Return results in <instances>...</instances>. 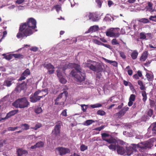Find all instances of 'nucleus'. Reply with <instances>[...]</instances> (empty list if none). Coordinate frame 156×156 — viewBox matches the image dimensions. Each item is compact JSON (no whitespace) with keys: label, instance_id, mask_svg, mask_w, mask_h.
Returning <instances> with one entry per match:
<instances>
[{"label":"nucleus","instance_id":"nucleus-1","mask_svg":"<svg viewBox=\"0 0 156 156\" xmlns=\"http://www.w3.org/2000/svg\"><path fill=\"white\" fill-rule=\"evenodd\" d=\"M36 21L33 18L28 19L27 22L21 23L20 26L17 37L23 39L32 35L36 27Z\"/></svg>","mask_w":156,"mask_h":156},{"label":"nucleus","instance_id":"nucleus-2","mask_svg":"<svg viewBox=\"0 0 156 156\" xmlns=\"http://www.w3.org/2000/svg\"><path fill=\"white\" fill-rule=\"evenodd\" d=\"M75 69H73L70 73V75L76 78L79 82H81L85 80V74L84 71L83 70L80 66L75 63H69V64Z\"/></svg>","mask_w":156,"mask_h":156},{"label":"nucleus","instance_id":"nucleus-3","mask_svg":"<svg viewBox=\"0 0 156 156\" xmlns=\"http://www.w3.org/2000/svg\"><path fill=\"white\" fill-rule=\"evenodd\" d=\"M101 136L102 139L103 140L111 144L108 146L109 149L115 151L116 147V144L117 143L116 140L112 137L111 135L106 133H101Z\"/></svg>","mask_w":156,"mask_h":156},{"label":"nucleus","instance_id":"nucleus-4","mask_svg":"<svg viewBox=\"0 0 156 156\" xmlns=\"http://www.w3.org/2000/svg\"><path fill=\"white\" fill-rule=\"evenodd\" d=\"M87 62L85 64V66L90 70L98 72L103 71L102 66L99 63L90 59L88 60Z\"/></svg>","mask_w":156,"mask_h":156},{"label":"nucleus","instance_id":"nucleus-5","mask_svg":"<svg viewBox=\"0 0 156 156\" xmlns=\"http://www.w3.org/2000/svg\"><path fill=\"white\" fill-rule=\"evenodd\" d=\"M29 105L30 103L26 98L18 99L12 103L14 107L21 108H27Z\"/></svg>","mask_w":156,"mask_h":156},{"label":"nucleus","instance_id":"nucleus-6","mask_svg":"<svg viewBox=\"0 0 156 156\" xmlns=\"http://www.w3.org/2000/svg\"><path fill=\"white\" fill-rule=\"evenodd\" d=\"M41 92L40 90H38L32 94L30 96V101L32 103H34L40 101L41 98H43L44 95H39Z\"/></svg>","mask_w":156,"mask_h":156},{"label":"nucleus","instance_id":"nucleus-7","mask_svg":"<svg viewBox=\"0 0 156 156\" xmlns=\"http://www.w3.org/2000/svg\"><path fill=\"white\" fill-rule=\"evenodd\" d=\"M62 126V121H59L56 122V125L54 126V129L52 131V134L53 135L56 136L60 135V129L61 126Z\"/></svg>","mask_w":156,"mask_h":156},{"label":"nucleus","instance_id":"nucleus-8","mask_svg":"<svg viewBox=\"0 0 156 156\" xmlns=\"http://www.w3.org/2000/svg\"><path fill=\"white\" fill-rule=\"evenodd\" d=\"M68 92L66 90L64 91L63 92L60 93L56 99L55 100V104L56 105H61V104L58 102L60 100H62V102L64 103V101H65L67 97L68 96Z\"/></svg>","mask_w":156,"mask_h":156},{"label":"nucleus","instance_id":"nucleus-9","mask_svg":"<svg viewBox=\"0 0 156 156\" xmlns=\"http://www.w3.org/2000/svg\"><path fill=\"white\" fill-rule=\"evenodd\" d=\"M136 149L137 144H131V146L126 147L125 154L127 155H130L133 152L136 151Z\"/></svg>","mask_w":156,"mask_h":156},{"label":"nucleus","instance_id":"nucleus-10","mask_svg":"<svg viewBox=\"0 0 156 156\" xmlns=\"http://www.w3.org/2000/svg\"><path fill=\"white\" fill-rule=\"evenodd\" d=\"M151 142L147 141L138 144L137 145V148H140L141 149L150 148L151 147Z\"/></svg>","mask_w":156,"mask_h":156},{"label":"nucleus","instance_id":"nucleus-11","mask_svg":"<svg viewBox=\"0 0 156 156\" xmlns=\"http://www.w3.org/2000/svg\"><path fill=\"white\" fill-rule=\"evenodd\" d=\"M56 150L58 151L60 155L61 156L70 153V150L67 148L58 147L56 148Z\"/></svg>","mask_w":156,"mask_h":156},{"label":"nucleus","instance_id":"nucleus-12","mask_svg":"<svg viewBox=\"0 0 156 156\" xmlns=\"http://www.w3.org/2000/svg\"><path fill=\"white\" fill-rule=\"evenodd\" d=\"M129 109V108L128 107H124L120 110L118 112L116 113L115 115V116H117L118 118H120L121 117L124 115Z\"/></svg>","mask_w":156,"mask_h":156},{"label":"nucleus","instance_id":"nucleus-13","mask_svg":"<svg viewBox=\"0 0 156 156\" xmlns=\"http://www.w3.org/2000/svg\"><path fill=\"white\" fill-rule=\"evenodd\" d=\"M113 29L112 28H111L108 31L106 32V35L110 37H114L115 38L119 37V34H118L114 33H113Z\"/></svg>","mask_w":156,"mask_h":156},{"label":"nucleus","instance_id":"nucleus-14","mask_svg":"<svg viewBox=\"0 0 156 156\" xmlns=\"http://www.w3.org/2000/svg\"><path fill=\"white\" fill-rule=\"evenodd\" d=\"M27 87V83L24 81L22 83L19 84L17 87L15 88V90L19 91V88L20 90H24L26 89Z\"/></svg>","mask_w":156,"mask_h":156},{"label":"nucleus","instance_id":"nucleus-15","mask_svg":"<svg viewBox=\"0 0 156 156\" xmlns=\"http://www.w3.org/2000/svg\"><path fill=\"white\" fill-rule=\"evenodd\" d=\"M99 29V27L98 25H94L91 26L88 30L86 32V33H88L90 32H95Z\"/></svg>","mask_w":156,"mask_h":156},{"label":"nucleus","instance_id":"nucleus-16","mask_svg":"<svg viewBox=\"0 0 156 156\" xmlns=\"http://www.w3.org/2000/svg\"><path fill=\"white\" fill-rule=\"evenodd\" d=\"M18 112V110H15L11 111L8 113L5 119H7L10 118L12 116H13Z\"/></svg>","mask_w":156,"mask_h":156},{"label":"nucleus","instance_id":"nucleus-17","mask_svg":"<svg viewBox=\"0 0 156 156\" xmlns=\"http://www.w3.org/2000/svg\"><path fill=\"white\" fill-rule=\"evenodd\" d=\"M117 151L118 154L123 155L125 154V151L124 149L122 147L119 146H116Z\"/></svg>","mask_w":156,"mask_h":156},{"label":"nucleus","instance_id":"nucleus-18","mask_svg":"<svg viewBox=\"0 0 156 156\" xmlns=\"http://www.w3.org/2000/svg\"><path fill=\"white\" fill-rule=\"evenodd\" d=\"M148 52L147 51H144L142 54L140 58V60L141 61H145L147 58Z\"/></svg>","mask_w":156,"mask_h":156},{"label":"nucleus","instance_id":"nucleus-19","mask_svg":"<svg viewBox=\"0 0 156 156\" xmlns=\"http://www.w3.org/2000/svg\"><path fill=\"white\" fill-rule=\"evenodd\" d=\"M103 59L105 62L110 63V64L116 67L117 66L118 63L116 62L115 61H111L105 58H103Z\"/></svg>","mask_w":156,"mask_h":156},{"label":"nucleus","instance_id":"nucleus-20","mask_svg":"<svg viewBox=\"0 0 156 156\" xmlns=\"http://www.w3.org/2000/svg\"><path fill=\"white\" fill-rule=\"evenodd\" d=\"M12 80L11 79H7L4 81L3 84V85L9 87L12 84Z\"/></svg>","mask_w":156,"mask_h":156},{"label":"nucleus","instance_id":"nucleus-21","mask_svg":"<svg viewBox=\"0 0 156 156\" xmlns=\"http://www.w3.org/2000/svg\"><path fill=\"white\" fill-rule=\"evenodd\" d=\"M56 72L57 76L58 78H61V77H62L63 76V75L65 74V72L63 71L62 70L59 68L57 70Z\"/></svg>","mask_w":156,"mask_h":156},{"label":"nucleus","instance_id":"nucleus-22","mask_svg":"<svg viewBox=\"0 0 156 156\" xmlns=\"http://www.w3.org/2000/svg\"><path fill=\"white\" fill-rule=\"evenodd\" d=\"M147 4L148 5L146 6L145 7L147 10L153 12V4L150 2H148Z\"/></svg>","mask_w":156,"mask_h":156},{"label":"nucleus","instance_id":"nucleus-23","mask_svg":"<svg viewBox=\"0 0 156 156\" xmlns=\"http://www.w3.org/2000/svg\"><path fill=\"white\" fill-rule=\"evenodd\" d=\"M138 53L136 50H134L131 53V56L132 59L133 60L136 59L138 56Z\"/></svg>","mask_w":156,"mask_h":156},{"label":"nucleus","instance_id":"nucleus-24","mask_svg":"<svg viewBox=\"0 0 156 156\" xmlns=\"http://www.w3.org/2000/svg\"><path fill=\"white\" fill-rule=\"evenodd\" d=\"M86 16H88L89 20H92L93 21L96 20V19L94 17L93 14L91 12L87 13Z\"/></svg>","mask_w":156,"mask_h":156},{"label":"nucleus","instance_id":"nucleus-25","mask_svg":"<svg viewBox=\"0 0 156 156\" xmlns=\"http://www.w3.org/2000/svg\"><path fill=\"white\" fill-rule=\"evenodd\" d=\"M40 91L41 92L40 93L39 95L40 96H42L44 95L43 98L44 97L48 94V90L47 89H45L44 90L43 89L41 90H40Z\"/></svg>","mask_w":156,"mask_h":156},{"label":"nucleus","instance_id":"nucleus-26","mask_svg":"<svg viewBox=\"0 0 156 156\" xmlns=\"http://www.w3.org/2000/svg\"><path fill=\"white\" fill-rule=\"evenodd\" d=\"M44 67L46 68L47 69H54L55 68L54 67L51 63L44 64Z\"/></svg>","mask_w":156,"mask_h":156},{"label":"nucleus","instance_id":"nucleus-27","mask_svg":"<svg viewBox=\"0 0 156 156\" xmlns=\"http://www.w3.org/2000/svg\"><path fill=\"white\" fill-rule=\"evenodd\" d=\"M13 56L15 58L20 59H23L24 58V56L20 54H13Z\"/></svg>","mask_w":156,"mask_h":156},{"label":"nucleus","instance_id":"nucleus-28","mask_svg":"<svg viewBox=\"0 0 156 156\" xmlns=\"http://www.w3.org/2000/svg\"><path fill=\"white\" fill-rule=\"evenodd\" d=\"M137 83L140 86V89L141 90H144L145 89V87L144 85L143 82L141 81L138 80Z\"/></svg>","mask_w":156,"mask_h":156},{"label":"nucleus","instance_id":"nucleus-29","mask_svg":"<svg viewBox=\"0 0 156 156\" xmlns=\"http://www.w3.org/2000/svg\"><path fill=\"white\" fill-rule=\"evenodd\" d=\"M2 55L3 56H4V58H5L6 59L9 60L11 59H12L13 56L12 54H10L7 55H6L5 54H2Z\"/></svg>","mask_w":156,"mask_h":156},{"label":"nucleus","instance_id":"nucleus-30","mask_svg":"<svg viewBox=\"0 0 156 156\" xmlns=\"http://www.w3.org/2000/svg\"><path fill=\"white\" fill-rule=\"evenodd\" d=\"M141 94L143 97L142 100L145 103L147 98V95L145 91L144 90L141 91Z\"/></svg>","mask_w":156,"mask_h":156},{"label":"nucleus","instance_id":"nucleus-31","mask_svg":"<svg viewBox=\"0 0 156 156\" xmlns=\"http://www.w3.org/2000/svg\"><path fill=\"white\" fill-rule=\"evenodd\" d=\"M146 76L147 79V80L149 81H151L153 79V76L151 74L148 73H147Z\"/></svg>","mask_w":156,"mask_h":156},{"label":"nucleus","instance_id":"nucleus-32","mask_svg":"<svg viewBox=\"0 0 156 156\" xmlns=\"http://www.w3.org/2000/svg\"><path fill=\"white\" fill-rule=\"evenodd\" d=\"M152 131L153 133L156 134V122L152 124Z\"/></svg>","mask_w":156,"mask_h":156},{"label":"nucleus","instance_id":"nucleus-33","mask_svg":"<svg viewBox=\"0 0 156 156\" xmlns=\"http://www.w3.org/2000/svg\"><path fill=\"white\" fill-rule=\"evenodd\" d=\"M94 121L92 120H87L85 122V123H84L83 125L86 126H89L94 122Z\"/></svg>","mask_w":156,"mask_h":156},{"label":"nucleus","instance_id":"nucleus-34","mask_svg":"<svg viewBox=\"0 0 156 156\" xmlns=\"http://www.w3.org/2000/svg\"><path fill=\"white\" fill-rule=\"evenodd\" d=\"M22 74L23 75H24L26 77L28 75L30 74L29 69H26Z\"/></svg>","mask_w":156,"mask_h":156},{"label":"nucleus","instance_id":"nucleus-35","mask_svg":"<svg viewBox=\"0 0 156 156\" xmlns=\"http://www.w3.org/2000/svg\"><path fill=\"white\" fill-rule=\"evenodd\" d=\"M138 21L140 22L144 23H147L149 22V20L147 19L144 18L138 20Z\"/></svg>","mask_w":156,"mask_h":156},{"label":"nucleus","instance_id":"nucleus-36","mask_svg":"<svg viewBox=\"0 0 156 156\" xmlns=\"http://www.w3.org/2000/svg\"><path fill=\"white\" fill-rule=\"evenodd\" d=\"M102 104L100 103H97L94 105H90V107L93 108H99L101 107Z\"/></svg>","mask_w":156,"mask_h":156},{"label":"nucleus","instance_id":"nucleus-37","mask_svg":"<svg viewBox=\"0 0 156 156\" xmlns=\"http://www.w3.org/2000/svg\"><path fill=\"white\" fill-rule=\"evenodd\" d=\"M36 146H37V147L40 148V147H42L44 146V143L42 141H39L37 143H36Z\"/></svg>","mask_w":156,"mask_h":156},{"label":"nucleus","instance_id":"nucleus-38","mask_svg":"<svg viewBox=\"0 0 156 156\" xmlns=\"http://www.w3.org/2000/svg\"><path fill=\"white\" fill-rule=\"evenodd\" d=\"M106 114L105 112L102 110H99L97 112V114L98 115L103 116L105 115Z\"/></svg>","mask_w":156,"mask_h":156},{"label":"nucleus","instance_id":"nucleus-39","mask_svg":"<svg viewBox=\"0 0 156 156\" xmlns=\"http://www.w3.org/2000/svg\"><path fill=\"white\" fill-rule=\"evenodd\" d=\"M20 128L19 126L15 127H9L7 128V130L8 131H14L17 129L18 128Z\"/></svg>","mask_w":156,"mask_h":156},{"label":"nucleus","instance_id":"nucleus-40","mask_svg":"<svg viewBox=\"0 0 156 156\" xmlns=\"http://www.w3.org/2000/svg\"><path fill=\"white\" fill-rule=\"evenodd\" d=\"M42 112V110L41 107H37L35 110V112L37 114H40Z\"/></svg>","mask_w":156,"mask_h":156},{"label":"nucleus","instance_id":"nucleus-41","mask_svg":"<svg viewBox=\"0 0 156 156\" xmlns=\"http://www.w3.org/2000/svg\"><path fill=\"white\" fill-rule=\"evenodd\" d=\"M87 149V146L84 144H82L80 147V150L82 151H84Z\"/></svg>","mask_w":156,"mask_h":156},{"label":"nucleus","instance_id":"nucleus-42","mask_svg":"<svg viewBox=\"0 0 156 156\" xmlns=\"http://www.w3.org/2000/svg\"><path fill=\"white\" fill-rule=\"evenodd\" d=\"M20 128L21 127H22L23 126L24 127L25 129H24L27 130L29 129L30 128V126L27 124H22L20 125Z\"/></svg>","mask_w":156,"mask_h":156},{"label":"nucleus","instance_id":"nucleus-43","mask_svg":"<svg viewBox=\"0 0 156 156\" xmlns=\"http://www.w3.org/2000/svg\"><path fill=\"white\" fill-rule=\"evenodd\" d=\"M112 29H113V32L114 33H117L118 34H119V37L120 35V34L119 33V31H120V29L119 28H113Z\"/></svg>","mask_w":156,"mask_h":156},{"label":"nucleus","instance_id":"nucleus-44","mask_svg":"<svg viewBox=\"0 0 156 156\" xmlns=\"http://www.w3.org/2000/svg\"><path fill=\"white\" fill-rule=\"evenodd\" d=\"M56 11L57 12H58L61 9V5H57L54 6Z\"/></svg>","mask_w":156,"mask_h":156},{"label":"nucleus","instance_id":"nucleus-45","mask_svg":"<svg viewBox=\"0 0 156 156\" xmlns=\"http://www.w3.org/2000/svg\"><path fill=\"white\" fill-rule=\"evenodd\" d=\"M59 78V81L62 83L65 84L66 83L67 81L66 79L63 77V76L62 77H61V78Z\"/></svg>","mask_w":156,"mask_h":156},{"label":"nucleus","instance_id":"nucleus-46","mask_svg":"<svg viewBox=\"0 0 156 156\" xmlns=\"http://www.w3.org/2000/svg\"><path fill=\"white\" fill-rule=\"evenodd\" d=\"M111 43L113 45L119 44V43L118 42V41L115 38L113 39H112V40Z\"/></svg>","mask_w":156,"mask_h":156},{"label":"nucleus","instance_id":"nucleus-47","mask_svg":"<svg viewBox=\"0 0 156 156\" xmlns=\"http://www.w3.org/2000/svg\"><path fill=\"white\" fill-rule=\"evenodd\" d=\"M68 67V65L66 64H65L61 68H59L61 69L63 71L65 72V70L67 69Z\"/></svg>","mask_w":156,"mask_h":156},{"label":"nucleus","instance_id":"nucleus-48","mask_svg":"<svg viewBox=\"0 0 156 156\" xmlns=\"http://www.w3.org/2000/svg\"><path fill=\"white\" fill-rule=\"evenodd\" d=\"M96 2L98 4V6L99 8H101V6L102 2L100 0H96Z\"/></svg>","mask_w":156,"mask_h":156},{"label":"nucleus","instance_id":"nucleus-49","mask_svg":"<svg viewBox=\"0 0 156 156\" xmlns=\"http://www.w3.org/2000/svg\"><path fill=\"white\" fill-rule=\"evenodd\" d=\"M146 36L145 35L143 32L140 33V39H145Z\"/></svg>","mask_w":156,"mask_h":156},{"label":"nucleus","instance_id":"nucleus-50","mask_svg":"<svg viewBox=\"0 0 156 156\" xmlns=\"http://www.w3.org/2000/svg\"><path fill=\"white\" fill-rule=\"evenodd\" d=\"M119 54L120 56L123 59H125L126 56L123 52L122 51H119Z\"/></svg>","mask_w":156,"mask_h":156},{"label":"nucleus","instance_id":"nucleus-51","mask_svg":"<svg viewBox=\"0 0 156 156\" xmlns=\"http://www.w3.org/2000/svg\"><path fill=\"white\" fill-rule=\"evenodd\" d=\"M149 19L150 20L156 22V15L155 16H150L149 18Z\"/></svg>","mask_w":156,"mask_h":156},{"label":"nucleus","instance_id":"nucleus-52","mask_svg":"<svg viewBox=\"0 0 156 156\" xmlns=\"http://www.w3.org/2000/svg\"><path fill=\"white\" fill-rule=\"evenodd\" d=\"M135 98L136 96L134 94H131L129 98V100L134 101L135 100Z\"/></svg>","mask_w":156,"mask_h":156},{"label":"nucleus","instance_id":"nucleus-53","mask_svg":"<svg viewBox=\"0 0 156 156\" xmlns=\"http://www.w3.org/2000/svg\"><path fill=\"white\" fill-rule=\"evenodd\" d=\"M95 44L98 45H103V43H102L100 41H99L96 40L95 39L94 40V42Z\"/></svg>","mask_w":156,"mask_h":156},{"label":"nucleus","instance_id":"nucleus-54","mask_svg":"<svg viewBox=\"0 0 156 156\" xmlns=\"http://www.w3.org/2000/svg\"><path fill=\"white\" fill-rule=\"evenodd\" d=\"M155 104V102L154 101L150 100V105L151 108L154 107Z\"/></svg>","mask_w":156,"mask_h":156},{"label":"nucleus","instance_id":"nucleus-55","mask_svg":"<svg viewBox=\"0 0 156 156\" xmlns=\"http://www.w3.org/2000/svg\"><path fill=\"white\" fill-rule=\"evenodd\" d=\"M6 141L4 140H2L0 141V148L2 147L4 144H5Z\"/></svg>","mask_w":156,"mask_h":156},{"label":"nucleus","instance_id":"nucleus-56","mask_svg":"<svg viewBox=\"0 0 156 156\" xmlns=\"http://www.w3.org/2000/svg\"><path fill=\"white\" fill-rule=\"evenodd\" d=\"M81 106L83 111L84 112H86L87 108L86 107V105H81Z\"/></svg>","mask_w":156,"mask_h":156},{"label":"nucleus","instance_id":"nucleus-57","mask_svg":"<svg viewBox=\"0 0 156 156\" xmlns=\"http://www.w3.org/2000/svg\"><path fill=\"white\" fill-rule=\"evenodd\" d=\"M67 109H66L63 110L61 113V115L63 116H67Z\"/></svg>","mask_w":156,"mask_h":156},{"label":"nucleus","instance_id":"nucleus-58","mask_svg":"<svg viewBox=\"0 0 156 156\" xmlns=\"http://www.w3.org/2000/svg\"><path fill=\"white\" fill-rule=\"evenodd\" d=\"M153 111L151 109H149L147 112V115L150 117H151L153 115Z\"/></svg>","mask_w":156,"mask_h":156},{"label":"nucleus","instance_id":"nucleus-59","mask_svg":"<svg viewBox=\"0 0 156 156\" xmlns=\"http://www.w3.org/2000/svg\"><path fill=\"white\" fill-rule=\"evenodd\" d=\"M41 126V124H36L35 126L33 127V129L35 130H37L38 128H40Z\"/></svg>","mask_w":156,"mask_h":156},{"label":"nucleus","instance_id":"nucleus-60","mask_svg":"<svg viewBox=\"0 0 156 156\" xmlns=\"http://www.w3.org/2000/svg\"><path fill=\"white\" fill-rule=\"evenodd\" d=\"M104 127V126H101L100 127H97L95 129V130L97 131H100L103 129Z\"/></svg>","mask_w":156,"mask_h":156},{"label":"nucleus","instance_id":"nucleus-61","mask_svg":"<svg viewBox=\"0 0 156 156\" xmlns=\"http://www.w3.org/2000/svg\"><path fill=\"white\" fill-rule=\"evenodd\" d=\"M30 50L34 52L38 50V48L36 47H32L30 48Z\"/></svg>","mask_w":156,"mask_h":156},{"label":"nucleus","instance_id":"nucleus-62","mask_svg":"<svg viewBox=\"0 0 156 156\" xmlns=\"http://www.w3.org/2000/svg\"><path fill=\"white\" fill-rule=\"evenodd\" d=\"M26 77L24 75H23V74H22L21 75V76L20 77L19 79H18V81H21L22 80H24L26 79Z\"/></svg>","mask_w":156,"mask_h":156},{"label":"nucleus","instance_id":"nucleus-63","mask_svg":"<svg viewBox=\"0 0 156 156\" xmlns=\"http://www.w3.org/2000/svg\"><path fill=\"white\" fill-rule=\"evenodd\" d=\"M103 46H104L105 47L108 48L110 49H112V47L110 45H109L108 44H105L103 43Z\"/></svg>","mask_w":156,"mask_h":156},{"label":"nucleus","instance_id":"nucleus-64","mask_svg":"<svg viewBox=\"0 0 156 156\" xmlns=\"http://www.w3.org/2000/svg\"><path fill=\"white\" fill-rule=\"evenodd\" d=\"M137 75H138V76L139 77H141L142 76V74L141 71L140 70H138L137 72Z\"/></svg>","mask_w":156,"mask_h":156}]
</instances>
